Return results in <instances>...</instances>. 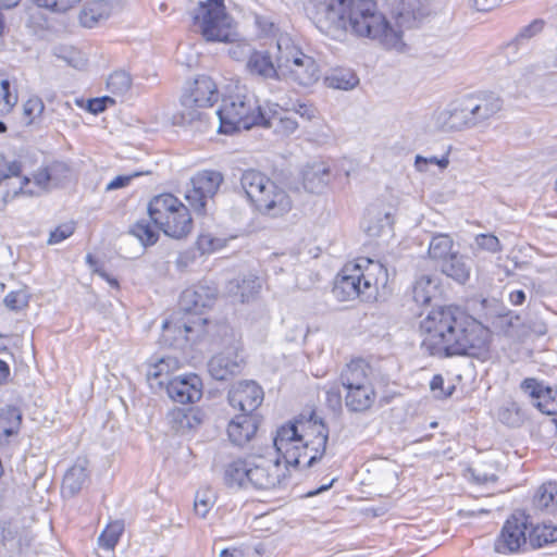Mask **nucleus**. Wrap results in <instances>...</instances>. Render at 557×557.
<instances>
[{
  "label": "nucleus",
  "instance_id": "nucleus-1",
  "mask_svg": "<svg viewBox=\"0 0 557 557\" xmlns=\"http://www.w3.org/2000/svg\"><path fill=\"white\" fill-rule=\"evenodd\" d=\"M311 20L315 27L333 39L348 30L357 37L377 40L388 49L400 50L403 34L392 27L372 0H332L320 2Z\"/></svg>",
  "mask_w": 557,
  "mask_h": 557
},
{
  "label": "nucleus",
  "instance_id": "nucleus-2",
  "mask_svg": "<svg viewBox=\"0 0 557 557\" xmlns=\"http://www.w3.org/2000/svg\"><path fill=\"white\" fill-rule=\"evenodd\" d=\"M421 348L430 356H479L486 349L488 329L456 306H442L421 322Z\"/></svg>",
  "mask_w": 557,
  "mask_h": 557
},
{
  "label": "nucleus",
  "instance_id": "nucleus-3",
  "mask_svg": "<svg viewBox=\"0 0 557 557\" xmlns=\"http://www.w3.org/2000/svg\"><path fill=\"white\" fill-rule=\"evenodd\" d=\"M277 109V103L267 102L262 106L252 92L238 90L223 98L215 112L220 121L219 132L233 134L253 126L268 128L271 120L276 116Z\"/></svg>",
  "mask_w": 557,
  "mask_h": 557
},
{
  "label": "nucleus",
  "instance_id": "nucleus-4",
  "mask_svg": "<svg viewBox=\"0 0 557 557\" xmlns=\"http://www.w3.org/2000/svg\"><path fill=\"white\" fill-rule=\"evenodd\" d=\"M240 185L247 198L262 214L276 218L292 209L288 194L257 170L244 171L240 176Z\"/></svg>",
  "mask_w": 557,
  "mask_h": 557
},
{
  "label": "nucleus",
  "instance_id": "nucleus-5",
  "mask_svg": "<svg viewBox=\"0 0 557 557\" xmlns=\"http://www.w3.org/2000/svg\"><path fill=\"white\" fill-rule=\"evenodd\" d=\"M320 424L325 423L312 410L308 418L300 414L277 429L273 445L287 466L301 467V444L315 440Z\"/></svg>",
  "mask_w": 557,
  "mask_h": 557
},
{
  "label": "nucleus",
  "instance_id": "nucleus-6",
  "mask_svg": "<svg viewBox=\"0 0 557 557\" xmlns=\"http://www.w3.org/2000/svg\"><path fill=\"white\" fill-rule=\"evenodd\" d=\"M277 66L286 69L289 78L300 86L309 87L321 76L317 61L305 54L288 36H281L276 41Z\"/></svg>",
  "mask_w": 557,
  "mask_h": 557
},
{
  "label": "nucleus",
  "instance_id": "nucleus-7",
  "mask_svg": "<svg viewBox=\"0 0 557 557\" xmlns=\"http://www.w3.org/2000/svg\"><path fill=\"white\" fill-rule=\"evenodd\" d=\"M219 97L218 87L211 77L207 75L197 76L185 89L181 98L184 110L180 114V124L200 125L207 123V115L198 108L211 107Z\"/></svg>",
  "mask_w": 557,
  "mask_h": 557
},
{
  "label": "nucleus",
  "instance_id": "nucleus-8",
  "mask_svg": "<svg viewBox=\"0 0 557 557\" xmlns=\"http://www.w3.org/2000/svg\"><path fill=\"white\" fill-rule=\"evenodd\" d=\"M201 35L207 41L227 42L231 40V18L225 12L223 0H208L200 4V13L195 15Z\"/></svg>",
  "mask_w": 557,
  "mask_h": 557
},
{
  "label": "nucleus",
  "instance_id": "nucleus-9",
  "mask_svg": "<svg viewBox=\"0 0 557 557\" xmlns=\"http://www.w3.org/2000/svg\"><path fill=\"white\" fill-rule=\"evenodd\" d=\"M223 181L222 173L213 170L200 171L191 177L185 199L197 214L205 215L208 212V205L213 200Z\"/></svg>",
  "mask_w": 557,
  "mask_h": 557
},
{
  "label": "nucleus",
  "instance_id": "nucleus-10",
  "mask_svg": "<svg viewBox=\"0 0 557 557\" xmlns=\"http://www.w3.org/2000/svg\"><path fill=\"white\" fill-rule=\"evenodd\" d=\"M364 265L360 260L352 264H346L337 275L332 293L339 301L352 300L357 297L366 301Z\"/></svg>",
  "mask_w": 557,
  "mask_h": 557
},
{
  "label": "nucleus",
  "instance_id": "nucleus-11",
  "mask_svg": "<svg viewBox=\"0 0 557 557\" xmlns=\"http://www.w3.org/2000/svg\"><path fill=\"white\" fill-rule=\"evenodd\" d=\"M527 519L511 516L504 523L495 541V550L500 554L517 553L528 549Z\"/></svg>",
  "mask_w": 557,
  "mask_h": 557
},
{
  "label": "nucleus",
  "instance_id": "nucleus-12",
  "mask_svg": "<svg viewBox=\"0 0 557 557\" xmlns=\"http://www.w3.org/2000/svg\"><path fill=\"white\" fill-rule=\"evenodd\" d=\"M280 461H272L262 456L249 457L248 487L271 490L281 482Z\"/></svg>",
  "mask_w": 557,
  "mask_h": 557
},
{
  "label": "nucleus",
  "instance_id": "nucleus-13",
  "mask_svg": "<svg viewBox=\"0 0 557 557\" xmlns=\"http://www.w3.org/2000/svg\"><path fill=\"white\" fill-rule=\"evenodd\" d=\"M169 397L183 405L194 404L202 396V381L195 374L177 375L166 382Z\"/></svg>",
  "mask_w": 557,
  "mask_h": 557
},
{
  "label": "nucleus",
  "instance_id": "nucleus-14",
  "mask_svg": "<svg viewBox=\"0 0 557 557\" xmlns=\"http://www.w3.org/2000/svg\"><path fill=\"white\" fill-rule=\"evenodd\" d=\"M466 104L467 113H471L472 125L476 126L496 115L503 109L504 101L494 92H479L466 96Z\"/></svg>",
  "mask_w": 557,
  "mask_h": 557
},
{
  "label": "nucleus",
  "instance_id": "nucleus-15",
  "mask_svg": "<svg viewBox=\"0 0 557 557\" xmlns=\"http://www.w3.org/2000/svg\"><path fill=\"white\" fill-rule=\"evenodd\" d=\"M520 388L532 398L541 412L557 416V385L549 386L543 381L527 377L521 382Z\"/></svg>",
  "mask_w": 557,
  "mask_h": 557
},
{
  "label": "nucleus",
  "instance_id": "nucleus-16",
  "mask_svg": "<svg viewBox=\"0 0 557 557\" xmlns=\"http://www.w3.org/2000/svg\"><path fill=\"white\" fill-rule=\"evenodd\" d=\"M228 403L244 414H251L263 400L262 388L253 381L234 384L228 391Z\"/></svg>",
  "mask_w": 557,
  "mask_h": 557
},
{
  "label": "nucleus",
  "instance_id": "nucleus-17",
  "mask_svg": "<svg viewBox=\"0 0 557 557\" xmlns=\"http://www.w3.org/2000/svg\"><path fill=\"white\" fill-rule=\"evenodd\" d=\"M218 294L213 285L199 283L186 288L180 297V308L186 313L200 314L202 309L211 307Z\"/></svg>",
  "mask_w": 557,
  "mask_h": 557
},
{
  "label": "nucleus",
  "instance_id": "nucleus-18",
  "mask_svg": "<svg viewBox=\"0 0 557 557\" xmlns=\"http://www.w3.org/2000/svg\"><path fill=\"white\" fill-rule=\"evenodd\" d=\"M193 333L194 325L190 322L171 318L162 323L159 344L162 347L184 349L189 344V335Z\"/></svg>",
  "mask_w": 557,
  "mask_h": 557
},
{
  "label": "nucleus",
  "instance_id": "nucleus-19",
  "mask_svg": "<svg viewBox=\"0 0 557 557\" xmlns=\"http://www.w3.org/2000/svg\"><path fill=\"white\" fill-rule=\"evenodd\" d=\"M244 359L236 350H226L213 356L208 362L212 379L225 381L242 372Z\"/></svg>",
  "mask_w": 557,
  "mask_h": 557
},
{
  "label": "nucleus",
  "instance_id": "nucleus-20",
  "mask_svg": "<svg viewBox=\"0 0 557 557\" xmlns=\"http://www.w3.org/2000/svg\"><path fill=\"white\" fill-rule=\"evenodd\" d=\"M334 177L331 166L324 161L308 163L302 170L304 188L312 194L323 193Z\"/></svg>",
  "mask_w": 557,
  "mask_h": 557
},
{
  "label": "nucleus",
  "instance_id": "nucleus-21",
  "mask_svg": "<svg viewBox=\"0 0 557 557\" xmlns=\"http://www.w3.org/2000/svg\"><path fill=\"white\" fill-rule=\"evenodd\" d=\"M246 67L251 75L263 79H280L283 67L277 66V55L275 61L269 51L255 50L250 53Z\"/></svg>",
  "mask_w": 557,
  "mask_h": 557
},
{
  "label": "nucleus",
  "instance_id": "nucleus-22",
  "mask_svg": "<svg viewBox=\"0 0 557 557\" xmlns=\"http://www.w3.org/2000/svg\"><path fill=\"white\" fill-rule=\"evenodd\" d=\"M166 236L180 239L190 233L193 219L188 208L182 203L174 209L159 225Z\"/></svg>",
  "mask_w": 557,
  "mask_h": 557
},
{
  "label": "nucleus",
  "instance_id": "nucleus-23",
  "mask_svg": "<svg viewBox=\"0 0 557 557\" xmlns=\"http://www.w3.org/2000/svg\"><path fill=\"white\" fill-rule=\"evenodd\" d=\"M431 13L426 0H400L396 12V23L399 27H416L423 18Z\"/></svg>",
  "mask_w": 557,
  "mask_h": 557
},
{
  "label": "nucleus",
  "instance_id": "nucleus-24",
  "mask_svg": "<svg viewBox=\"0 0 557 557\" xmlns=\"http://www.w3.org/2000/svg\"><path fill=\"white\" fill-rule=\"evenodd\" d=\"M364 265V288L366 301L376 297L379 286L385 287L388 282V271L380 261L371 259H360Z\"/></svg>",
  "mask_w": 557,
  "mask_h": 557
},
{
  "label": "nucleus",
  "instance_id": "nucleus-25",
  "mask_svg": "<svg viewBox=\"0 0 557 557\" xmlns=\"http://www.w3.org/2000/svg\"><path fill=\"white\" fill-rule=\"evenodd\" d=\"M258 430V422L251 414H237L227 425L230 441L236 446H244L250 442Z\"/></svg>",
  "mask_w": 557,
  "mask_h": 557
},
{
  "label": "nucleus",
  "instance_id": "nucleus-26",
  "mask_svg": "<svg viewBox=\"0 0 557 557\" xmlns=\"http://www.w3.org/2000/svg\"><path fill=\"white\" fill-rule=\"evenodd\" d=\"M466 97L453 102L447 110L438 114L437 121L445 131H457L472 125L471 113L466 111Z\"/></svg>",
  "mask_w": 557,
  "mask_h": 557
},
{
  "label": "nucleus",
  "instance_id": "nucleus-27",
  "mask_svg": "<svg viewBox=\"0 0 557 557\" xmlns=\"http://www.w3.org/2000/svg\"><path fill=\"white\" fill-rule=\"evenodd\" d=\"M317 428L320 430L315 431V440L311 441L309 444L308 442H304L300 447L301 458L308 457L305 462L301 461L304 468L313 467L326 453L329 428L326 424H320Z\"/></svg>",
  "mask_w": 557,
  "mask_h": 557
},
{
  "label": "nucleus",
  "instance_id": "nucleus-28",
  "mask_svg": "<svg viewBox=\"0 0 557 557\" xmlns=\"http://www.w3.org/2000/svg\"><path fill=\"white\" fill-rule=\"evenodd\" d=\"M369 371L370 367L364 360H352L346 364L345 369L342 371L339 376L341 383L345 389L371 385L369 381Z\"/></svg>",
  "mask_w": 557,
  "mask_h": 557
},
{
  "label": "nucleus",
  "instance_id": "nucleus-29",
  "mask_svg": "<svg viewBox=\"0 0 557 557\" xmlns=\"http://www.w3.org/2000/svg\"><path fill=\"white\" fill-rule=\"evenodd\" d=\"M172 429L182 435L195 431L202 422L199 410L177 408L169 414Z\"/></svg>",
  "mask_w": 557,
  "mask_h": 557
},
{
  "label": "nucleus",
  "instance_id": "nucleus-30",
  "mask_svg": "<svg viewBox=\"0 0 557 557\" xmlns=\"http://www.w3.org/2000/svg\"><path fill=\"white\" fill-rule=\"evenodd\" d=\"M346 391L345 405L351 412H364L374 403L375 392L372 385L347 388Z\"/></svg>",
  "mask_w": 557,
  "mask_h": 557
},
{
  "label": "nucleus",
  "instance_id": "nucleus-31",
  "mask_svg": "<svg viewBox=\"0 0 557 557\" xmlns=\"http://www.w3.org/2000/svg\"><path fill=\"white\" fill-rule=\"evenodd\" d=\"M440 268L443 274L459 284H465L470 277L471 265L469 260L458 251L445 259Z\"/></svg>",
  "mask_w": 557,
  "mask_h": 557
},
{
  "label": "nucleus",
  "instance_id": "nucleus-32",
  "mask_svg": "<svg viewBox=\"0 0 557 557\" xmlns=\"http://www.w3.org/2000/svg\"><path fill=\"white\" fill-rule=\"evenodd\" d=\"M174 195L161 194L154 196L148 203V215L154 225H159L174 209L182 205Z\"/></svg>",
  "mask_w": 557,
  "mask_h": 557
},
{
  "label": "nucleus",
  "instance_id": "nucleus-33",
  "mask_svg": "<svg viewBox=\"0 0 557 557\" xmlns=\"http://www.w3.org/2000/svg\"><path fill=\"white\" fill-rule=\"evenodd\" d=\"M249 458H238L226 465L224 470V484L231 490H243L248 487Z\"/></svg>",
  "mask_w": 557,
  "mask_h": 557
},
{
  "label": "nucleus",
  "instance_id": "nucleus-34",
  "mask_svg": "<svg viewBox=\"0 0 557 557\" xmlns=\"http://www.w3.org/2000/svg\"><path fill=\"white\" fill-rule=\"evenodd\" d=\"M536 509L557 516V482L542 484L533 497Z\"/></svg>",
  "mask_w": 557,
  "mask_h": 557
},
{
  "label": "nucleus",
  "instance_id": "nucleus-35",
  "mask_svg": "<svg viewBox=\"0 0 557 557\" xmlns=\"http://www.w3.org/2000/svg\"><path fill=\"white\" fill-rule=\"evenodd\" d=\"M23 414L13 405H5L0 408V436L11 437L18 433Z\"/></svg>",
  "mask_w": 557,
  "mask_h": 557
},
{
  "label": "nucleus",
  "instance_id": "nucleus-36",
  "mask_svg": "<svg viewBox=\"0 0 557 557\" xmlns=\"http://www.w3.org/2000/svg\"><path fill=\"white\" fill-rule=\"evenodd\" d=\"M174 363L175 360L170 357H162L157 361L149 363L146 371V377L150 385L153 386V384H156L159 387L165 386L166 382L170 380L169 375Z\"/></svg>",
  "mask_w": 557,
  "mask_h": 557
},
{
  "label": "nucleus",
  "instance_id": "nucleus-37",
  "mask_svg": "<svg viewBox=\"0 0 557 557\" xmlns=\"http://www.w3.org/2000/svg\"><path fill=\"white\" fill-rule=\"evenodd\" d=\"M557 541V527L536 524L531 528L528 536V548L537 549Z\"/></svg>",
  "mask_w": 557,
  "mask_h": 557
},
{
  "label": "nucleus",
  "instance_id": "nucleus-38",
  "mask_svg": "<svg viewBox=\"0 0 557 557\" xmlns=\"http://www.w3.org/2000/svg\"><path fill=\"white\" fill-rule=\"evenodd\" d=\"M87 478L86 467L82 462H76L66 471L63 478V492H66L70 496L76 495L83 488Z\"/></svg>",
  "mask_w": 557,
  "mask_h": 557
},
{
  "label": "nucleus",
  "instance_id": "nucleus-39",
  "mask_svg": "<svg viewBox=\"0 0 557 557\" xmlns=\"http://www.w3.org/2000/svg\"><path fill=\"white\" fill-rule=\"evenodd\" d=\"M454 242L447 234H436L432 237L428 253L431 259L436 260L440 264L454 255L453 251Z\"/></svg>",
  "mask_w": 557,
  "mask_h": 557
},
{
  "label": "nucleus",
  "instance_id": "nucleus-40",
  "mask_svg": "<svg viewBox=\"0 0 557 557\" xmlns=\"http://www.w3.org/2000/svg\"><path fill=\"white\" fill-rule=\"evenodd\" d=\"M436 293V283L426 275L417 278L412 286V299L421 306L429 305Z\"/></svg>",
  "mask_w": 557,
  "mask_h": 557
},
{
  "label": "nucleus",
  "instance_id": "nucleus-41",
  "mask_svg": "<svg viewBox=\"0 0 557 557\" xmlns=\"http://www.w3.org/2000/svg\"><path fill=\"white\" fill-rule=\"evenodd\" d=\"M393 216L389 212L373 214L369 211L368 219L363 222L364 232L370 237L381 236L386 228H391L393 225Z\"/></svg>",
  "mask_w": 557,
  "mask_h": 557
},
{
  "label": "nucleus",
  "instance_id": "nucleus-42",
  "mask_svg": "<svg viewBox=\"0 0 557 557\" xmlns=\"http://www.w3.org/2000/svg\"><path fill=\"white\" fill-rule=\"evenodd\" d=\"M545 22L542 18L532 21L529 25L522 27L513 40L508 45V49H513L517 52L520 48L527 46L529 40L534 36L542 33Z\"/></svg>",
  "mask_w": 557,
  "mask_h": 557
},
{
  "label": "nucleus",
  "instance_id": "nucleus-43",
  "mask_svg": "<svg viewBox=\"0 0 557 557\" xmlns=\"http://www.w3.org/2000/svg\"><path fill=\"white\" fill-rule=\"evenodd\" d=\"M129 234L139 239L143 246L154 245L159 239V232L151 226L148 220L137 221L129 230Z\"/></svg>",
  "mask_w": 557,
  "mask_h": 557
},
{
  "label": "nucleus",
  "instance_id": "nucleus-44",
  "mask_svg": "<svg viewBox=\"0 0 557 557\" xmlns=\"http://www.w3.org/2000/svg\"><path fill=\"white\" fill-rule=\"evenodd\" d=\"M124 531V523L121 520H115L107 525V528L99 535V545L106 549H113L117 544Z\"/></svg>",
  "mask_w": 557,
  "mask_h": 557
},
{
  "label": "nucleus",
  "instance_id": "nucleus-45",
  "mask_svg": "<svg viewBox=\"0 0 557 557\" xmlns=\"http://www.w3.org/2000/svg\"><path fill=\"white\" fill-rule=\"evenodd\" d=\"M325 81L329 87L342 90L352 89L359 83V78L351 71L334 72Z\"/></svg>",
  "mask_w": 557,
  "mask_h": 557
},
{
  "label": "nucleus",
  "instance_id": "nucleus-46",
  "mask_svg": "<svg viewBox=\"0 0 557 557\" xmlns=\"http://www.w3.org/2000/svg\"><path fill=\"white\" fill-rule=\"evenodd\" d=\"M131 86V75L125 71L113 72L107 81L108 90L117 96L125 95L129 90Z\"/></svg>",
  "mask_w": 557,
  "mask_h": 557
},
{
  "label": "nucleus",
  "instance_id": "nucleus-47",
  "mask_svg": "<svg viewBox=\"0 0 557 557\" xmlns=\"http://www.w3.org/2000/svg\"><path fill=\"white\" fill-rule=\"evenodd\" d=\"M45 104L39 97H32L23 104V120L25 125H32L40 119Z\"/></svg>",
  "mask_w": 557,
  "mask_h": 557
},
{
  "label": "nucleus",
  "instance_id": "nucleus-48",
  "mask_svg": "<svg viewBox=\"0 0 557 557\" xmlns=\"http://www.w3.org/2000/svg\"><path fill=\"white\" fill-rule=\"evenodd\" d=\"M281 110H283L280 106L277 109V114L275 117L271 120V126H273L274 122L277 121V124L275 126V132L278 134H282L284 136L292 135L296 129L298 128V122L289 117L287 115H282Z\"/></svg>",
  "mask_w": 557,
  "mask_h": 557
},
{
  "label": "nucleus",
  "instance_id": "nucleus-49",
  "mask_svg": "<svg viewBox=\"0 0 557 557\" xmlns=\"http://www.w3.org/2000/svg\"><path fill=\"white\" fill-rule=\"evenodd\" d=\"M498 419L508 426H518L521 422L519 408L515 403H510L498 409Z\"/></svg>",
  "mask_w": 557,
  "mask_h": 557
},
{
  "label": "nucleus",
  "instance_id": "nucleus-50",
  "mask_svg": "<svg viewBox=\"0 0 557 557\" xmlns=\"http://www.w3.org/2000/svg\"><path fill=\"white\" fill-rule=\"evenodd\" d=\"M29 297L25 290L10 292L3 299L5 307L12 311H18L28 306Z\"/></svg>",
  "mask_w": 557,
  "mask_h": 557
},
{
  "label": "nucleus",
  "instance_id": "nucleus-51",
  "mask_svg": "<svg viewBox=\"0 0 557 557\" xmlns=\"http://www.w3.org/2000/svg\"><path fill=\"white\" fill-rule=\"evenodd\" d=\"M284 111H294L296 114H298L301 119L306 121H312L318 115V110L312 103L302 102L299 100L293 103L292 109H285Z\"/></svg>",
  "mask_w": 557,
  "mask_h": 557
},
{
  "label": "nucleus",
  "instance_id": "nucleus-52",
  "mask_svg": "<svg viewBox=\"0 0 557 557\" xmlns=\"http://www.w3.org/2000/svg\"><path fill=\"white\" fill-rule=\"evenodd\" d=\"M213 504L214 500L209 492L197 493L194 504L196 515L206 518Z\"/></svg>",
  "mask_w": 557,
  "mask_h": 557
},
{
  "label": "nucleus",
  "instance_id": "nucleus-53",
  "mask_svg": "<svg viewBox=\"0 0 557 557\" xmlns=\"http://www.w3.org/2000/svg\"><path fill=\"white\" fill-rule=\"evenodd\" d=\"M75 230V225L72 222L59 225L55 230L50 232L48 244L55 245L64 239L69 238Z\"/></svg>",
  "mask_w": 557,
  "mask_h": 557
},
{
  "label": "nucleus",
  "instance_id": "nucleus-54",
  "mask_svg": "<svg viewBox=\"0 0 557 557\" xmlns=\"http://www.w3.org/2000/svg\"><path fill=\"white\" fill-rule=\"evenodd\" d=\"M475 243L481 249L492 253L502 250L499 239L493 234H480L475 237Z\"/></svg>",
  "mask_w": 557,
  "mask_h": 557
},
{
  "label": "nucleus",
  "instance_id": "nucleus-55",
  "mask_svg": "<svg viewBox=\"0 0 557 557\" xmlns=\"http://www.w3.org/2000/svg\"><path fill=\"white\" fill-rule=\"evenodd\" d=\"M1 86V98L3 101L2 112H9L17 102V95L11 91V83L9 79H2Z\"/></svg>",
  "mask_w": 557,
  "mask_h": 557
},
{
  "label": "nucleus",
  "instance_id": "nucleus-56",
  "mask_svg": "<svg viewBox=\"0 0 557 557\" xmlns=\"http://www.w3.org/2000/svg\"><path fill=\"white\" fill-rule=\"evenodd\" d=\"M115 100L110 96L91 98L87 101L86 110L91 114H99L107 110L109 106H113Z\"/></svg>",
  "mask_w": 557,
  "mask_h": 557
},
{
  "label": "nucleus",
  "instance_id": "nucleus-57",
  "mask_svg": "<svg viewBox=\"0 0 557 557\" xmlns=\"http://www.w3.org/2000/svg\"><path fill=\"white\" fill-rule=\"evenodd\" d=\"M260 288V283L257 278H244L242 284H237V293L240 295L242 301H248L249 297L257 293Z\"/></svg>",
  "mask_w": 557,
  "mask_h": 557
},
{
  "label": "nucleus",
  "instance_id": "nucleus-58",
  "mask_svg": "<svg viewBox=\"0 0 557 557\" xmlns=\"http://www.w3.org/2000/svg\"><path fill=\"white\" fill-rule=\"evenodd\" d=\"M430 388L432 392L437 393V397L446 398L450 397L455 392V386L450 385L447 389L444 388V377L441 374H435L431 382Z\"/></svg>",
  "mask_w": 557,
  "mask_h": 557
},
{
  "label": "nucleus",
  "instance_id": "nucleus-59",
  "mask_svg": "<svg viewBox=\"0 0 557 557\" xmlns=\"http://www.w3.org/2000/svg\"><path fill=\"white\" fill-rule=\"evenodd\" d=\"M197 247L201 255L209 253L219 247V239L212 237L210 234H202L197 239Z\"/></svg>",
  "mask_w": 557,
  "mask_h": 557
},
{
  "label": "nucleus",
  "instance_id": "nucleus-60",
  "mask_svg": "<svg viewBox=\"0 0 557 557\" xmlns=\"http://www.w3.org/2000/svg\"><path fill=\"white\" fill-rule=\"evenodd\" d=\"M326 404L333 411L342 409V393L337 385H333L326 391Z\"/></svg>",
  "mask_w": 557,
  "mask_h": 557
},
{
  "label": "nucleus",
  "instance_id": "nucleus-61",
  "mask_svg": "<svg viewBox=\"0 0 557 557\" xmlns=\"http://www.w3.org/2000/svg\"><path fill=\"white\" fill-rule=\"evenodd\" d=\"M55 169L57 168H48L47 166V168L38 171L34 177L35 183L38 186L44 187V188H47V187L53 185V181H52L51 176L55 172Z\"/></svg>",
  "mask_w": 557,
  "mask_h": 557
},
{
  "label": "nucleus",
  "instance_id": "nucleus-62",
  "mask_svg": "<svg viewBox=\"0 0 557 557\" xmlns=\"http://www.w3.org/2000/svg\"><path fill=\"white\" fill-rule=\"evenodd\" d=\"M143 173L140 172H135L131 175H119L116 177H114L108 185H107V190H115V189H120V188H124L126 187L131 181L134 178V177H137L139 175H141Z\"/></svg>",
  "mask_w": 557,
  "mask_h": 557
},
{
  "label": "nucleus",
  "instance_id": "nucleus-63",
  "mask_svg": "<svg viewBox=\"0 0 557 557\" xmlns=\"http://www.w3.org/2000/svg\"><path fill=\"white\" fill-rule=\"evenodd\" d=\"M55 169V172L53 173V175L51 176L52 181H53V186H58L63 178H66L69 173H70V168L63 163V162H54L50 165H48V168H57Z\"/></svg>",
  "mask_w": 557,
  "mask_h": 557
},
{
  "label": "nucleus",
  "instance_id": "nucleus-64",
  "mask_svg": "<svg viewBox=\"0 0 557 557\" xmlns=\"http://www.w3.org/2000/svg\"><path fill=\"white\" fill-rule=\"evenodd\" d=\"M81 23L83 26L91 28L97 23L98 18L94 14L92 9H84L81 14Z\"/></svg>",
  "mask_w": 557,
  "mask_h": 557
}]
</instances>
